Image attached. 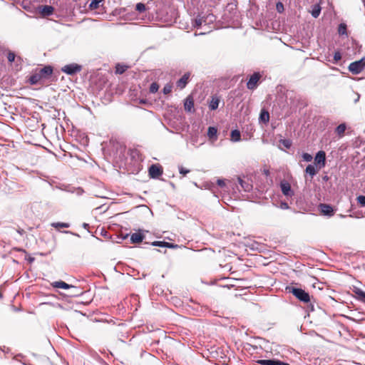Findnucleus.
I'll return each mask as SVG.
<instances>
[{
	"mask_svg": "<svg viewBox=\"0 0 365 365\" xmlns=\"http://www.w3.org/2000/svg\"><path fill=\"white\" fill-rule=\"evenodd\" d=\"M260 77L261 76L259 73H255L254 74H252L247 83V88L250 90H254L257 87V83L259 81Z\"/></svg>",
	"mask_w": 365,
	"mask_h": 365,
	"instance_id": "6",
	"label": "nucleus"
},
{
	"mask_svg": "<svg viewBox=\"0 0 365 365\" xmlns=\"http://www.w3.org/2000/svg\"><path fill=\"white\" fill-rule=\"evenodd\" d=\"M263 174L265 175L266 176H268L269 175V170L267 169H264L263 170Z\"/></svg>",
	"mask_w": 365,
	"mask_h": 365,
	"instance_id": "41",
	"label": "nucleus"
},
{
	"mask_svg": "<svg viewBox=\"0 0 365 365\" xmlns=\"http://www.w3.org/2000/svg\"><path fill=\"white\" fill-rule=\"evenodd\" d=\"M354 293L356 294V297L359 301L365 303V292L360 289H356L354 290Z\"/></svg>",
	"mask_w": 365,
	"mask_h": 365,
	"instance_id": "22",
	"label": "nucleus"
},
{
	"mask_svg": "<svg viewBox=\"0 0 365 365\" xmlns=\"http://www.w3.org/2000/svg\"><path fill=\"white\" fill-rule=\"evenodd\" d=\"M338 33L339 35H345L346 36H348L347 34V26L346 24L344 23H341L338 26Z\"/></svg>",
	"mask_w": 365,
	"mask_h": 365,
	"instance_id": "20",
	"label": "nucleus"
},
{
	"mask_svg": "<svg viewBox=\"0 0 365 365\" xmlns=\"http://www.w3.org/2000/svg\"><path fill=\"white\" fill-rule=\"evenodd\" d=\"M282 207L287 209L289 207L287 203L284 202L282 204Z\"/></svg>",
	"mask_w": 365,
	"mask_h": 365,
	"instance_id": "42",
	"label": "nucleus"
},
{
	"mask_svg": "<svg viewBox=\"0 0 365 365\" xmlns=\"http://www.w3.org/2000/svg\"><path fill=\"white\" fill-rule=\"evenodd\" d=\"M217 129L215 127H209L207 130V135L210 138L217 135Z\"/></svg>",
	"mask_w": 365,
	"mask_h": 365,
	"instance_id": "29",
	"label": "nucleus"
},
{
	"mask_svg": "<svg viewBox=\"0 0 365 365\" xmlns=\"http://www.w3.org/2000/svg\"><path fill=\"white\" fill-rule=\"evenodd\" d=\"M302 158L306 162H310L312 160V156L307 153H304L302 155Z\"/></svg>",
	"mask_w": 365,
	"mask_h": 365,
	"instance_id": "35",
	"label": "nucleus"
},
{
	"mask_svg": "<svg viewBox=\"0 0 365 365\" xmlns=\"http://www.w3.org/2000/svg\"><path fill=\"white\" fill-rule=\"evenodd\" d=\"M71 292L68 294L69 297H78L83 294V291L81 288L73 286V287H70Z\"/></svg>",
	"mask_w": 365,
	"mask_h": 365,
	"instance_id": "17",
	"label": "nucleus"
},
{
	"mask_svg": "<svg viewBox=\"0 0 365 365\" xmlns=\"http://www.w3.org/2000/svg\"><path fill=\"white\" fill-rule=\"evenodd\" d=\"M220 101V99L219 96H217L216 95L212 96L211 100L209 102V108L211 110H216L219 106Z\"/></svg>",
	"mask_w": 365,
	"mask_h": 365,
	"instance_id": "12",
	"label": "nucleus"
},
{
	"mask_svg": "<svg viewBox=\"0 0 365 365\" xmlns=\"http://www.w3.org/2000/svg\"><path fill=\"white\" fill-rule=\"evenodd\" d=\"M159 89V85L155 83V82H153L151 83L150 86V92L152 93H156Z\"/></svg>",
	"mask_w": 365,
	"mask_h": 365,
	"instance_id": "30",
	"label": "nucleus"
},
{
	"mask_svg": "<svg viewBox=\"0 0 365 365\" xmlns=\"http://www.w3.org/2000/svg\"><path fill=\"white\" fill-rule=\"evenodd\" d=\"M52 226L57 228V229H59V228H67L69 227V224L68 223H66V222H56V223H53L52 224Z\"/></svg>",
	"mask_w": 365,
	"mask_h": 365,
	"instance_id": "27",
	"label": "nucleus"
},
{
	"mask_svg": "<svg viewBox=\"0 0 365 365\" xmlns=\"http://www.w3.org/2000/svg\"><path fill=\"white\" fill-rule=\"evenodd\" d=\"M103 0H92L91 2L90 3V5H89L90 9H96L98 8L99 4Z\"/></svg>",
	"mask_w": 365,
	"mask_h": 365,
	"instance_id": "28",
	"label": "nucleus"
},
{
	"mask_svg": "<svg viewBox=\"0 0 365 365\" xmlns=\"http://www.w3.org/2000/svg\"><path fill=\"white\" fill-rule=\"evenodd\" d=\"M61 71L68 75H73L81 71V66L76 63H71L64 66Z\"/></svg>",
	"mask_w": 365,
	"mask_h": 365,
	"instance_id": "4",
	"label": "nucleus"
},
{
	"mask_svg": "<svg viewBox=\"0 0 365 365\" xmlns=\"http://www.w3.org/2000/svg\"><path fill=\"white\" fill-rule=\"evenodd\" d=\"M357 202L361 205L364 207L365 206V196L364 195H359L356 198Z\"/></svg>",
	"mask_w": 365,
	"mask_h": 365,
	"instance_id": "33",
	"label": "nucleus"
},
{
	"mask_svg": "<svg viewBox=\"0 0 365 365\" xmlns=\"http://www.w3.org/2000/svg\"><path fill=\"white\" fill-rule=\"evenodd\" d=\"M282 192L285 196H293L294 192L291 188V185L287 181L283 180L280 182Z\"/></svg>",
	"mask_w": 365,
	"mask_h": 365,
	"instance_id": "7",
	"label": "nucleus"
},
{
	"mask_svg": "<svg viewBox=\"0 0 365 365\" xmlns=\"http://www.w3.org/2000/svg\"><path fill=\"white\" fill-rule=\"evenodd\" d=\"M282 144L287 148H289L291 146V143L288 140H283Z\"/></svg>",
	"mask_w": 365,
	"mask_h": 365,
	"instance_id": "39",
	"label": "nucleus"
},
{
	"mask_svg": "<svg viewBox=\"0 0 365 365\" xmlns=\"http://www.w3.org/2000/svg\"><path fill=\"white\" fill-rule=\"evenodd\" d=\"M320 12H321V7H320V6L319 4H314L312 6V11H311V14H312V16L314 17V18H317L319 16Z\"/></svg>",
	"mask_w": 365,
	"mask_h": 365,
	"instance_id": "23",
	"label": "nucleus"
},
{
	"mask_svg": "<svg viewBox=\"0 0 365 365\" xmlns=\"http://www.w3.org/2000/svg\"><path fill=\"white\" fill-rule=\"evenodd\" d=\"M240 183L241 184L242 187H244L242 185V180L241 179H239Z\"/></svg>",
	"mask_w": 365,
	"mask_h": 365,
	"instance_id": "43",
	"label": "nucleus"
},
{
	"mask_svg": "<svg viewBox=\"0 0 365 365\" xmlns=\"http://www.w3.org/2000/svg\"><path fill=\"white\" fill-rule=\"evenodd\" d=\"M128 68H129V66L127 65L117 63L115 66V73L123 74L124 72H125L128 70Z\"/></svg>",
	"mask_w": 365,
	"mask_h": 365,
	"instance_id": "19",
	"label": "nucleus"
},
{
	"mask_svg": "<svg viewBox=\"0 0 365 365\" xmlns=\"http://www.w3.org/2000/svg\"><path fill=\"white\" fill-rule=\"evenodd\" d=\"M319 209L321 213L324 215L333 216L334 215V210L333 207L328 204L321 203L319 205Z\"/></svg>",
	"mask_w": 365,
	"mask_h": 365,
	"instance_id": "8",
	"label": "nucleus"
},
{
	"mask_svg": "<svg viewBox=\"0 0 365 365\" xmlns=\"http://www.w3.org/2000/svg\"><path fill=\"white\" fill-rule=\"evenodd\" d=\"M257 363L261 365H289L279 360L274 359H260L257 361Z\"/></svg>",
	"mask_w": 365,
	"mask_h": 365,
	"instance_id": "11",
	"label": "nucleus"
},
{
	"mask_svg": "<svg viewBox=\"0 0 365 365\" xmlns=\"http://www.w3.org/2000/svg\"><path fill=\"white\" fill-rule=\"evenodd\" d=\"M41 12L43 15H47V16L51 15L53 12V8L51 6H48V5L43 6V7L41 10Z\"/></svg>",
	"mask_w": 365,
	"mask_h": 365,
	"instance_id": "25",
	"label": "nucleus"
},
{
	"mask_svg": "<svg viewBox=\"0 0 365 365\" xmlns=\"http://www.w3.org/2000/svg\"><path fill=\"white\" fill-rule=\"evenodd\" d=\"M136 10L139 12H143L145 10V6L143 3H138L135 7Z\"/></svg>",
	"mask_w": 365,
	"mask_h": 365,
	"instance_id": "32",
	"label": "nucleus"
},
{
	"mask_svg": "<svg viewBox=\"0 0 365 365\" xmlns=\"http://www.w3.org/2000/svg\"><path fill=\"white\" fill-rule=\"evenodd\" d=\"M16 58V55L14 52L9 51L7 54V59L9 63H12L14 61Z\"/></svg>",
	"mask_w": 365,
	"mask_h": 365,
	"instance_id": "31",
	"label": "nucleus"
},
{
	"mask_svg": "<svg viewBox=\"0 0 365 365\" xmlns=\"http://www.w3.org/2000/svg\"><path fill=\"white\" fill-rule=\"evenodd\" d=\"M276 8H277V10L279 13H281V12H282V11H283V10H284V5H283V4H282V3H281V2H278V3L277 4V5H276Z\"/></svg>",
	"mask_w": 365,
	"mask_h": 365,
	"instance_id": "38",
	"label": "nucleus"
},
{
	"mask_svg": "<svg viewBox=\"0 0 365 365\" xmlns=\"http://www.w3.org/2000/svg\"><path fill=\"white\" fill-rule=\"evenodd\" d=\"M217 184L219 186H220V187H223V186H225V182H224V180H220V179L217 180Z\"/></svg>",
	"mask_w": 365,
	"mask_h": 365,
	"instance_id": "40",
	"label": "nucleus"
},
{
	"mask_svg": "<svg viewBox=\"0 0 365 365\" xmlns=\"http://www.w3.org/2000/svg\"><path fill=\"white\" fill-rule=\"evenodd\" d=\"M179 172L180 174L182 175V176H185L186 174L189 173H190V170H187L183 167H180L179 168Z\"/></svg>",
	"mask_w": 365,
	"mask_h": 365,
	"instance_id": "36",
	"label": "nucleus"
},
{
	"mask_svg": "<svg viewBox=\"0 0 365 365\" xmlns=\"http://www.w3.org/2000/svg\"><path fill=\"white\" fill-rule=\"evenodd\" d=\"M259 120L260 121L267 123L269 121V113L268 111H267L264 109H262L261 110L260 115H259Z\"/></svg>",
	"mask_w": 365,
	"mask_h": 365,
	"instance_id": "18",
	"label": "nucleus"
},
{
	"mask_svg": "<svg viewBox=\"0 0 365 365\" xmlns=\"http://www.w3.org/2000/svg\"><path fill=\"white\" fill-rule=\"evenodd\" d=\"M346 129V125L345 123H341L339 125L336 129L335 133L339 138H342L344 135L345 130Z\"/></svg>",
	"mask_w": 365,
	"mask_h": 365,
	"instance_id": "16",
	"label": "nucleus"
},
{
	"mask_svg": "<svg viewBox=\"0 0 365 365\" xmlns=\"http://www.w3.org/2000/svg\"><path fill=\"white\" fill-rule=\"evenodd\" d=\"M315 163L317 164H322V166H324L325 160H326V154L324 151H319L314 158Z\"/></svg>",
	"mask_w": 365,
	"mask_h": 365,
	"instance_id": "13",
	"label": "nucleus"
},
{
	"mask_svg": "<svg viewBox=\"0 0 365 365\" xmlns=\"http://www.w3.org/2000/svg\"><path fill=\"white\" fill-rule=\"evenodd\" d=\"M196 24H197L198 26H200V25L201 24V22H200V21H196Z\"/></svg>",
	"mask_w": 365,
	"mask_h": 365,
	"instance_id": "44",
	"label": "nucleus"
},
{
	"mask_svg": "<svg viewBox=\"0 0 365 365\" xmlns=\"http://www.w3.org/2000/svg\"><path fill=\"white\" fill-rule=\"evenodd\" d=\"M190 77L189 72L185 73L176 83V85L180 89L184 88L187 84Z\"/></svg>",
	"mask_w": 365,
	"mask_h": 365,
	"instance_id": "10",
	"label": "nucleus"
},
{
	"mask_svg": "<svg viewBox=\"0 0 365 365\" xmlns=\"http://www.w3.org/2000/svg\"><path fill=\"white\" fill-rule=\"evenodd\" d=\"M164 94H169L172 91V86L170 84H167L163 88Z\"/></svg>",
	"mask_w": 365,
	"mask_h": 365,
	"instance_id": "34",
	"label": "nucleus"
},
{
	"mask_svg": "<svg viewBox=\"0 0 365 365\" xmlns=\"http://www.w3.org/2000/svg\"><path fill=\"white\" fill-rule=\"evenodd\" d=\"M145 236L140 232H135L130 237L132 243H140L141 242Z\"/></svg>",
	"mask_w": 365,
	"mask_h": 365,
	"instance_id": "15",
	"label": "nucleus"
},
{
	"mask_svg": "<svg viewBox=\"0 0 365 365\" xmlns=\"http://www.w3.org/2000/svg\"><path fill=\"white\" fill-rule=\"evenodd\" d=\"M341 59V55L339 51H336L334 55V60L337 62Z\"/></svg>",
	"mask_w": 365,
	"mask_h": 365,
	"instance_id": "37",
	"label": "nucleus"
},
{
	"mask_svg": "<svg viewBox=\"0 0 365 365\" xmlns=\"http://www.w3.org/2000/svg\"><path fill=\"white\" fill-rule=\"evenodd\" d=\"M184 108H185V110L188 113H194L195 112L194 98L192 95H189L185 99Z\"/></svg>",
	"mask_w": 365,
	"mask_h": 365,
	"instance_id": "9",
	"label": "nucleus"
},
{
	"mask_svg": "<svg viewBox=\"0 0 365 365\" xmlns=\"http://www.w3.org/2000/svg\"><path fill=\"white\" fill-rule=\"evenodd\" d=\"M152 245L153 246H158V247H172L173 245L166 242H161V241H155L152 242Z\"/></svg>",
	"mask_w": 365,
	"mask_h": 365,
	"instance_id": "26",
	"label": "nucleus"
},
{
	"mask_svg": "<svg viewBox=\"0 0 365 365\" xmlns=\"http://www.w3.org/2000/svg\"><path fill=\"white\" fill-rule=\"evenodd\" d=\"M305 172L311 175V177H313L317 174V170L313 165H308L306 168Z\"/></svg>",
	"mask_w": 365,
	"mask_h": 365,
	"instance_id": "24",
	"label": "nucleus"
},
{
	"mask_svg": "<svg viewBox=\"0 0 365 365\" xmlns=\"http://www.w3.org/2000/svg\"><path fill=\"white\" fill-rule=\"evenodd\" d=\"M365 67V61L364 59L352 62L349 66V70L353 74H358L362 71Z\"/></svg>",
	"mask_w": 365,
	"mask_h": 365,
	"instance_id": "3",
	"label": "nucleus"
},
{
	"mask_svg": "<svg viewBox=\"0 0 365 365\" xmlns=\"http://www.w3.org/2000/svg\"><path fill=\"white\" fill-rule=\"evenodd\" d=\"M53 68L50 66H45L42 68H36L31 75L28 77L27 82L31 85H48L54 81Z\"/></svg>",
	"mask_w": 365,
	"mask_h": 365,
	"instance_id": "1",
	"label": "nucleus"
},
{
	"mask_svg": "<svg viewBox=\"0 0 365 365\" xmlns=\"http://www.w3.org/2000/svg\"><path fill=\"white\" fill-rule=\"evenodd\" d=\"M163 173V170L161 165L153 164L148 169L149 176L151 178H158Z\"/></svg>",
	"mask_w": 365,
	"mask_h": 365,
	"instance_id": "5",
	"label": "nucleus"
},
{
	"mask_svg": "<svg viewBox=\"0 0 365 365\" xmlns=\"http://www.w3.org/2000/svg\"><path fill=\"white\" fill-rule=\"evenodd\" d=\"M51 286L54 288L68 289L73 287V285L68 284L63 281H56L51 283Z\"/></svg>",
	"mask_w": 365,
	"mask_h": 365,
	"instance_id": "14",
	"label": "nucleus"
},
{
	"mask_svg": "<svg viewBox=\"0 0 365 365\" xmlns=\"http://www.w3.org/2000/svg\"><path fill=\"white\" fill-rule=\"evenodd\" d=\"M231 140L234 142H237L240 140L241 135L240 132L238 130H233L230 134Z\"/></svg>",
	"mask_w": 365,
	"mask_h": 365,
	"instance_id": "21",
	"label": "nucleus"
},
{
	"mask_svg": "<svg viewBox=\"0 0 365 365\" xmlns=\"http://www.w3.org/2000/svg\"><path fill=\"white\" fill-rule=\"evenodd\" d=\"M289 293H292L299 301L308 303L310 302V296L304 289L296 287H287Z\"/></svg>",
	"mask_w": 365,
	"mask_h": 365,
	"instance_id": "2",
	"label": "nucleus"
}]
</instances>
